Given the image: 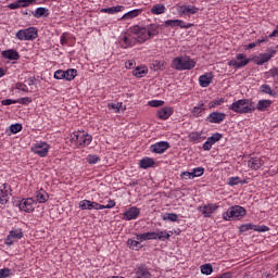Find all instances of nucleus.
Segmentation results:
<instances>
[{
	"instance_id": "48",
	"label": "nucleus",
	"mask_w": 278,
	"mask_h": 278,
	"mask_svg": "<svg viewBox=\"0 0 278 278\" xmlns=\"http://www.w3.org/2000/svg\"><path fill=\"white\" fill-rule=\"evenodd\" d=\"M148 105H150V108H162V105H164V101L162 100H152L148 102Z\"/></svg>"
},
{
	"instance_id": "17",
	"label": "nucleus",
	"mask_w": 278,
	"mask_h": 278,
	"mask_svg": "<svg viewBox=\"0 0 278 278\" xmlns=\"http://www.w3.org/2000/svg\"><path fill=\"white\" fill-rule=\"evenodd\" d=\"M80 210H103V206L90 200H83L79 202Z\"/></svg>"
},
{
	"instance_id": "38",
	"label": "nucleus",
	"mask_w": 278,
	"mask_h": 278,
	"mask_svg": "<svg viewBox=\"0 0 278 278\" xmlns=\"http://www.w3.org/2000/svg\"><path fill=\"white\" fill-rule=\"evenodd\" d=\"M9 235H11L13 240H21V238H23V229L17 228L15 230H11Z\"/></svg>"
},
{
	"instance_id": "43",
	"label": "nucleus",
	"mask_w": 278,
	"mask_h": 278,
	"mask_svg": "<svg viewBox=\"0 0 278 278\" xmlns=\"http://www.w3.org/2000/svg\"><path fill=\"white\" fill-rule=\"evenodd\" d=\"M222 139H223V135L220 132H215L207 138V140L213 144H216V142L220 141Z\"/></svg>"
},
{
	"instance_id": "36",
	"label": "nucleus",
	"mask_w": 278,
	"mask_h": 278,
	"mask_svg": "<svg viewBox=\"0 0 278 278\" xmlns=\"http://www.w3.org/2000/svg\"><path fill=\"white\" fill-rule=\"evenodd\" d=\"M260 91L263 92V94H269V97H277V92L273 91L268 85H262Z\"/></svg>"
},
{
	"instance_id": "46",
	"label": "nucleus",
	"mask_w": 278,
	"mask_h": 278,
	"mask_svg": "<svg viewBox=\"0 0 278 278\" xmlns=\"http://www.w3.org/2000/svg\"><path fill=\"white\" fill-rule=\"evenodd\" d=\"M22 130H23V125L21 124H12L10 126L11 134H18V131H22Z\"/></svg>"
},
{
	"instance_id": "57",
	"label": "nucleus",
	"mask_w": 278,
	"mask_h": 278,
	"mask_svg": "<svg viewBox=\"0 0 278 278\" xmlns=\"http://www.w3.org/2000/svg\"><path fill=\"white\" fill-rule=\"evenodd\" d=\"M64 70H58L54 72V79H64Z\"/></svg>"
},
{
	"instance_id": "64",
	"label": "nucleus",
	"mask_w": 278,
	"mask_h": 278,
	"mask_svg": "<svg viewBox=\"0 0 278 278\" xmlns=\"http://www.w3.org/2000/svg\"><path fill=\"white\" fill-rule=\"evenodd\" d=\"M5 244H8L9 247H12V244H14V239L11 237V235L7 237Z\"/></svg>"
},
{
	"instance_id": "49",
	"label": "nucleus",
	"mask_w": 278,
	"mask_h": 278,
	"mask_svg": "<svg viewBox=\"0 0 278 278\" xmlns=\"http://www.w3.org/2000/svg\"><path fill=\"white\" fill-rule=\"evenodd\" d=\"M201 140V135L199 132H191L189 135V142H199Z\"/></svg>"
},
{
	"instance_id": "35",
	"label": "nucleus",
	"mask_w": 278,
	"mask_h": 278,
	"mask_svg": "<svg viewBox=\"0 0 278 278\" xmlns=\"http://www.w3.org/2000/svg\"><path fill=\"white\" fill-rule=\"evenodd\" d=\"M163 220H170V223H177L179 220V215L175 213H165L162 215Z\"/></svg>"
},
{
	"instance_id": "31",
	"label": "nucleus",
	"mask_w": 278,
	"mask_h": 278,
	"mask_svg": "<svg viewBox=\"0 0 278 278\" xmlns=\"http://www.w3.org/2000/svg\"><path fill=\"white\" fill-rule=\"evenodd\" d=\"M205 112V104L202 102L198 106H194L191 111V114L195 116V118H199V116H203V113Z\"/></svg>"
},
{
	"instance_id": "1",
	"label": "nucleus",
	"mask_w": 278,
	"mask_h": 278,
	"mask_svg": "<svg viewBox=\"0 0 278 278\" xmlns=\"http://www.w3.org/2000/svg\"><path fill=\"white\" fill-rule=\"evenodd\" d=\"M160 29L161 26L157 24H150L146 27L134 26L130 29V34H134L136 36L137 42L142 45V42H147V40H150V38L157 36L160 34Z\"/></svg>"
},
{
	"instance_id": "9",
	"label": "nucleus",
	"mask_w": 278,
	"mask_h": 278,
	"mask_svg": "<svg viewBox=\"0 0 278 278\" xmlns=\"http://www.w3.org/2000/svg\"><path fill=\"white\" fill-rule=\"evenodd\" d=\"M49 143L40 141L31 148V151L36 155H39V157H47L49 155Z\"/></svg>"
},
{
	"instance_id": "59",
	"label": "nucleus",
	"mask_w": 278,
	"mask_h": 278,
	"mask_svg": "<svg viewBox=\"0 0 278 278\" xmlns=\"http://www.w3.org/2000/svg\"><path fill=\"white\" fill-rule=\"evenodd\" d=\"M213 146H214V144L207 139V140L203 143L202 149H203L204 151H211Z\"/></svg>"
},
{
	"instance_id": "29",
	"label": "nucleus",
	"mask_w": 278,
	"mask_h": 278,
	"mask_svg": "<svg viewBox=\"0 0 278 278\" xmlns=\"http://www.w3.org/2000/svg\"><path fill=\"white\" fill-rule=\"evenodd\" d=\"M139 166L143 169L152 168V166H155V161L151 157H144L140 161Z\"/></svg>"
},
{
	"instance_id": "24",
	"label": "nucleus",
	"mask_w": 278,
	"mask_h": 278,
	"mask_svg": "<svg viewBox=\"0 0 278 278\" xmlns=\"http://www.w3.org/2000/svg\"><path fill=\"white\" fill-rule=\"evenodd\" d=\"M1 55L5 60H21V55L14 49L4 50L1 52Z\"/></svg>"
},
{
	"instance_id": "13",
	"label": "nucleus",
	"mask_w": 278,
	"mask_h": 278,
	"mask_svg": "<svg viewBox=\"0 0 278 278\" xmlns=\"http://www.w3.org/2000/svg\"><path fill=\"white\" fill-rule=\"evenodd\" d=\"M198 210H199V212L202 213L204 218H211L212 214H214L218 210V206H217V204L210 203V204L200 206Z\"/></svg>"
},
{
	"instance_id": "53",
	"label": "nucleus",
	"mask_w": 278,
	"mask_h": 278,
	"mask_svg": "<svg viewBox=\"0 0 278 278\" xmlns=\"http://www.w3.org/2000/svg\"><path fill=\"white\" fill-rule=\"evenodd\" d=\"M15 90H22L23 92H29V90H27V85H25L23 83L15 84Z\"/></svg>"
},
{
	"instance_id": "14",
	"label": "nucleus",
	"mask_w": 278,
	"mask_h": 278,
	"mask_svg": "<svg viewBox=\"0 0 278 278\" xmlns=\"http://www.w3.org/2000/svg\"><path fill=\"white\" fill-rule=\"evenodd\" d=\"M168 149H170V143H168L167 141H160L150 147V151H152V153H159V154H162L165 151H168Z\"/></svg>"
},
{
	"instance_id": "22",
	"label": "nucleus",
	"mask_w": 278,
	"mask_h": 278,
	"mask_svg": "<svg viewBox=\"0 0 278 278\" xmlns=\"http://www.w3.org/2000/svg\"><path fill=\"white\" fill-rule=\"evenodd\" d=\"M213 79H214V74L206 73L199 77V84H200L201 88H207V86H210V84H212Z\"/></svg>"
},
{
	"instance_id": "2",
	"label": "nucleus",
	"mask_w": 278,
	"mask_h": 278,
	"mask_svg": "<svg viewBox=\"0 0 278 278\" xmlns=\"http://www.w3.org/2000/svg\"><path fill=\"white\" fill-rule=\"evenodd\" d=\"M228 110L236 112V114H252V112H255V106L253 105V101L241 99L230 104Z\"/></svg>"
},
{
	"instance_id": "16",
	"label": "nucleus",
	"mask_w": 278,
	"mask_h": 278,
	"mask_svg": "<svg viewBox=\"0 0 278 278\" xmlns=\"http://www.w3.org/2000/svg\"><path fill=\"white\" fill-rule=\"evenodd\" d=\"M10 201V186L4 184L0 187V205H5Z\"/></svg>"
},
{
	"instance_id": "21",
	"label": "nucleus",
	"mask_w": 278,
	"mask_h": 278,
	"mask_svg": "<svg viewBox=\"0 0 278 278\" xmlns=\"http://www.w3.org/2000/svg\"><path fill=\"white\" fill-rule=\"evenodd\" d=\"M135 278H151V271L144 265H140L135 269Z\"/></svg>"
},
{
	"instance_id": "15",
	"label": "nucleus",
	"mask_w": 278,
	"mask_h": 278,
	"mask_svg": "<svg viewBox=\"0 0 278 278\" xmlns=\"http://www.w3.org/2000/svg\"><path fill=\"white\" fill-rule=\"evenodd\" d=\"M164 23L165 27H180V29H190L192 27V24H185L181 20H167Z\"/></svg>"
},
{
	"instance_id": "12",
	"label": "nucleus",
	"mask_w": 278,
	"mask_h": 278,
	"mask_svg": "<svg viewBox=\"0 0 278 278\" xmlns=\"http://www.w3.org/2000/svg\"><path fill=\"white\" fill-rule=\"evenodd\" d=\"M227 118V114L223 113V112H212L207 117H206V122L207 123H213L216 125H220V123H223V121H225Z\"/></svg>"
},
{
	"instance_id": "33",
	"label": "nucleus",
	"mask_w": 278,
	"mask_h": 278,
	"mask_svg": "<svg viewBox=\"0 0 278 278\" xmlns=\"http://www.w3.org/2000/svg\"><path fill=\"white\" fill-rule=\"evenodd\" d=\"M75 77H77V70L70 68L64 71V79H66V81H73Z\"/></svg>"
},
{
	"instance_id": "47",
	"label": "nucleus",
	"mask_w": 278,
	"mask_h": 278,
	"mask_svg": "<svg viewBox=\"0 0 278 278\" xmlns=\"http://www.w3.org/2000/svg\"><path fill=\"white\" fill-rule=\"evenodd\" d=\"M20 8H29L31 3H36V0H17Z\"/></svg>"
},
{
	"instance_id": "61",
	"label": "nucleus",
	"mask_w": 278,
	"mask_h": 278,
	"mask_svg": "<svg viewBox=\"0 0 278 278\" xmlns=\"http://www.w3.org/2000/svg\"><path fill=\"white\" fill-rule=\"evenodd\" d=\"M9 275H10V269L9 268L0 269V278H8Z\"/></svg>"
},
{
	"instance_id": "42",
	"label": "nucleus",
	"mask_w": 278,
	"mask_h": 278,
	"mask_svg": "<svg viewBox=\"0 0 278 278\" xmlns=\"http://www.w3.org/2000/svg\"><path fill=\"white\" fill-rule=\"evenodd\" d=\"M201 273L202 275H212V273H214V268L212 267V264L202 265Z\"/></svg>"
},
{
	"instance_id": "62",
	"label": "nucleus",
	"mask_w": 278,
	"mask_h": 278,
	"mask_svg": "<svg viewBox=\"0 0 278 278\" xmlns=\"http://www.w3.org/2000/svg\"><path fill=\"white\" fill-rule=\"evenodd\" d=\"M16 103H17L16 100H12V99L2 100V105H13Z\"/></svg>"
},
{
	"instance_id": "28",
	"label": "nucleus",
	"mask_w": 278,
	"mask_h": 278,
	"mask_svg": "<svg viewBox=\"0 0 278 278\" xmlns=\"http://www.w3.org/2000/svg\"><path fill=\"white\" fill-rule=\"evenodd\" d=\"M123 10H125V7L116 5L106 9H101L100 12H102L103 14H117V12H123Z\"/></svg>"
},
{
	"instance_id": "41",
	"label": "nucleus",
	"mask_w": 278,
	"mask_h": 278,
	"mask_svg": "<svg viewBox=\"0 0 278 278\" xmlns=\"http://www.w3.org/2000/svg\"><path fill=\"white\" fill-rule=\"evenodd\" d=\"M147 73H148V71H147L146 67H137V68L134 70L132 75L135 77L140 78V77H143L144 75H147Z\"/></svg>"
},
{
	"instance_id": "44",
	"label": "nucleus",
	"mask_w": 278,
	"mask_h": 278,
	"mask_svg": "<svg viewBox=\"0 0 278 278\" xmlns=\"http://www.w3.org/2000/svg\"><path fill=\"white\" fill-rule=\"evenodd\" d=\"M204 173H205V168H203V167H195L191 172V174L193 175V179H194V177H202V175Z\"/></svg>"
},
{
	"instance_id": "39",
	"label": "nucleus",
	"mask_w": 278,
	"mask_h": 278,
	"mask_svg": "<svg viewBox=\"0 0 278 278\" xmlns=\"http://www.w3.org/2000/svg\"><path fill=\"white\" fill-rule=\"evenodd\" d=\"M86 161L88 164H99V162H101V157L97 154H89L87 155Z\"/></svg>"
},
{
	"instance_id": "52",
	"label": "nucleus",
	"mask_w": 278,
	"mask_h": 278,
	"mask_svg": "<svg viewBox=\"0 0 278 278\" xmlns=\"http://www.w3.org/2000/svg\"><path fill=\"white\" fill-rule=\"evenodd\" d=\"M17 103H21V105H29L31 103V98L26 97V98H20L16 100Z\"/></svg>"
},
{
	"instance_id": "11",
	"label": "nucleus",
	"mask_w": 278,
	"mask_h": 278,
	"mask_svg": "<svg viewBox=\"0 0 278 278\" xmlns=\"http://www.w3.org/2000/svg\"><path fill=\"white\" fill-rule=\"evenodd\" d=\"M179 16H191L199 12V8L192 4H184L177 8Z\"/></svg>"
},
{
	"instance_id": "3",
	"label": "nucleus",
	"mask_w": 278,
	"mask_h": 278,
	"mask_svg": "<svg viewBox=\"0 0 278 278\" xmlns=\"http://www.w3.org/2000/svg\"><path fill=\"white\" fill-rule=\"evenodd\" d=\"M172 66L175 71H192L197 66V62L188 55L175 58L172 61Z\"/></svg>"
},
{
	"instance_id": "51",
	"label": "nucleus",
	"mask_w": 278,
	"mask_h": 278,
	"mask_svg": "<svg viewBox=\"0 0 278 278\" xmlns=\"http://www.w3.org/2000/svg\"><path fill=\"white\" fill-rule=\"evenodd\" d=\"M238 184H240V177L235 176L228 178V186H238Z\"/></svg>"
},
{
	"instance_id": "63",
	"label": "nucleus",
	"mask_w": 278,
	"mask_h": 278,
	"mask_svg": "<svg viewBox=\"0 0 278 278\" xmlns=\"http://www.w3.org/2000/svg\"><path fill=\"white\" fill-rule=\"evenodd\" d=\"M10 10H18L21 8V4L18 3V0L16 2L9 4Z\"/></svg>"
},
{
	"instance_id": "8",
	"label": "nucleus",
	"mask_w": 278,
	"mask_h": 278,
	"mask_svg": "<svg viewBox=\"0 0 278 278\" xmlns=\"http://www.w3.org/2000/svg\"><path fill=\"white\" fill-rule=\"evenodd\" d=\"M277 54V50L269 48L266 53H262L258 56L254 58V62L257 66H262V64H266V62H270L271 58H275Z\"/></svg>"
},
{
	"instance_id": "32",
	"label": "nucleus",
	"mask_w": 278,
	"mask_h": 278,
	"mask_svg": "<svg viewBox=\"0 0 278 278\" xmlns=\"http://www.w3.org/2000/svg\"><path fill=\"white\" fill-rule=\"evenodd\" d=\"M164 12H166V7L164 4H154L151 8V14L154 15H160V14H164Z\"/></svg>"
},
{
	"instance_id": "55",
	"label": "nucleus",
	"mask_w": 278,
	"mask_h": 278,
	"mask_svg": "<svg viewBox=\"0 0 278 278\" xmlns=\"http://www.w3.org/2000/svg\"><path fill=\"white\" fill-rule=\"evenodd\" d=\"M181 179H194L192 172H182L180 174Z\"/></svg>"
},
{
	"instance_id": "25",
	"label": "nucleus",
	"mask_w": 278,
	"mask_h": 278,
	"mask_svg": "<svg viewBox=\"0 0 278 278\" xmlns=\"http://www.w3.org/2000/svg\"><path fill=\"white\" fill-rule=\"evenodd\" d=\"M36 203H47L49 201V193L43 189L36 191L35 193Z\"/></svg>"
},
{
	"instance_id": "23",
	"label": "nucleus",
	"mask_w": 278,
	"mask_h": 278,
	"mask_svg": "<svg viewBox=\"0 0 278 278\" xmlns=\"http://www.w3.org/2000/svg\"><path fill=\"white\" fill-rule=\"evenodd\" d=\"M157 116L161 118V121H166L173 116V108L170 106H165L163 109H160L157 111Z\"/></svg>"
},
{
	"instance_id": "7",
	"label": "nucleus",
	"mask_w": 278,
	"mask_h": 278,
	"mask_svg": "<svg viewBox=\"0 0 278 278\" xmlns=\"http://www.w3.org/2000/svg\"><path fill=\"white\" fill-rule=\"evenodd\" d=\"M17 207L21 212L31 214L36 210V201L34 198H24L18 202Z\"/></svg>"
},
{
	"instance_id": "45",
	"label": "nucleus",
	"mask_w": 278,
	"mask_h": 278,
	"mask_svg": "<svg viewBox=\"0 0 278 278\" xmlns=\"http://www.w3.org/2000/svg\"><path fill=\"white\" fill-rule=\"evenodd\" d=\"M268 38L258 39L255 42L249 43L247 46V49H255V47H258V45H262V42H267Z\"/></svg>"
},
{
	"instance_id": "6",
	"label": "nucleus",
	"mask_w": 278,
	"mask_h": 278,
	"mask_svg": "<svg viewBox=\"0 0 278 278\" xmlns=\"http://www.w3.org/2000/svg\"><path fill=\"white\" fill-rule=\"evenodd\" d=\"M15 38H17V40H36V38H38V28L29 27L26 29H20L15 34Z\"/></svg>"
},
{
	"instance_id": "60",
	"label": "nucleus",
	"mask_w": 278,
	"mask_h": 278,
	"mask_svg": "<svg viewBox=\"0 0 278 278\" xmlns=\"http://www.w3.org/2000/svg\"><path fill=\"white\" fill-rule=\"evenodd\" d=\"M136 240L139 242V244H140V242H146V240H147L146 232L144 233H137L136 235Z\"/></svg>"
},
{
	"instance_id": "37",
	"label": "nucleus",
	"mask_w": 278,
	"mask_h": 278,
	"mask_svg": "<svg viewBox=\"0 0 278 278\" xmlns=\"http://www.w3.org/2000/svg\"><path fill=\"white\" fill-rule=\"evenodd\" d=\"M127 244L132 251H138L140 249V241H138V239H128Z\"/></svg>"
},
{
	"instance_id": "54",
	"label": "nucleus",
	"mask_w": 278,
	"mask_h": 278,
	"mask_svg": "<svg viewBox=\"0 0 278 278\" xmlns=\"http://www.w3.org/2000/svg\"><path fill=\"white\" fill-rule=\"evenodd\" d=\"M253 231H260L261 233H264L265 231H268V226L254 225Z\"/></svg>"
},
{
	"instance_id": "19",
	"label": "nucleus",
	"mask_w": 278,
	"mask_h": 278,
	"mask_svg": "<svg viewBox=\"0 0 278 278\" xmlns=\"http://www.w3.org/2000/svg\"><path fill=\"white\" fill-rule=\"evenodd\" d=\"M262 166H264V160H262L261 157H250V160L248 161V167L252 170H260Z\"/></svg>"
},
{
	"instance_id": "56",
	"label": "nucleus",
	"mask_w": 278,
	"mask_h": 278,
	"mask_svg": "<svg viewBox=\"0 0 278 278\" xmlns=\"http://www.w3.org/2000/svg\"><path fill=\"white\" fill-rule=\"evenodd\" d=\"M116 202L114 200H109L106 205L101 204L103 210H112V207H115Z\"/></svg>"
},
{
	"instance_id": "27",
	"label": "nucleus",
	"mask_w": 278,
	"mask_h": 278,
	"mask_svg": "<svg viewBox=\"0 0 278 278\" xmlns=\"http://www.w3.org/2000/svg\"><path fill=\"white\" fill-rule=\"evenodd\" d=\"M271 105L273 102L270 100H260L256 104V110H258V112H266Z\"/></svg>"
},
{
	"instance_id": "58",
	"label": "nucleus",
	"mask_w": 278,
	"mask_h": 278,
	"mask_svg": "<svg viewBox=\"0 0 278 278\" xmlns=\"http://www.w3.org/2000/svg\"><path fill=\"white\" fill-rule=\"evenodd\" d=\"M146 239L147 240H157L156 231L146 232Z\"/></svg>"
},
{
	"instance_id": "26",
	"label": "nucleus",
	"mask_w": 278,
	"mask_h": 278,
	"mask_svg": "<svg viewBox=\"0 0 278 278\" xmlns=\"http://www.w3.org/2000/svg\"><path fill=\"white\" fill-rule=\"evenodd\" d=\"M33 16H35V18H47V16H49V9L42 7L37 8L33 13Z\"/></svg>"
},
{
	"instance_id": "18",
	"label": "nucleus",
	"mask_w": 278,
	"mask_h": 278,
	"mask_svg": "<svg viewBox=\"0 0 278 278\" xmlns=\"http://www.w3.org/2000/svg\"><path fill=\"white\" fill-rule=\"evenodd\" d=\"M140 216V208L131 206L124 213V220H136Z\"/></svg>"
},
{
	"instance_id": "30",
	"label": "nucleus",
	"mask_w": 278,
	"mask_h": 278,
	"mask_svg": "<svg viewBox=\"0 0 278 278\" xmlns=\"http://www.w3.org/2000/svg\"><path fill=\"white\" fill-rule=\"evenodd\" d=\"M142 14V10L140 9H135L132 11L127 12L126 14L123 15V21H129L131 18H136L137 16H140Z\"/></svg>"
},
{
	"instance_id": "20",
	"label": "nucleus",
	"mask_w": 278,
	"mask_h": 278,
	"mask_svg": "<svg viewBox=\"0 0 278 278\" xmlns=\"http://www.w3.org/2000/svg\"><path fill=\"white\" fill-rule=\"evenodd\" d=\"M136 42H138V39H136L135 34H132V36L126 35L122 39V47H123V49H129V47H134V45H136Z\"/></svg>"
},
{
	"instance_id": "34",
	"label": "nucleus",
	"mask_w": 278,
	"mask_h": 278,
	"mask_svg": "<svg viewBox=\"0 0 278 278\" xmlns=\"http://www.w3.org/2000/svg\"><path fill=\"white\" fill-rule=\"evenodd\" d=\"M170 239V233L166 230H157L156 231V240H160L161 242H166V240Z\"/></svg>"
},
{
	"instance_id": "5",
	"label": "nucleus",
	"mask_w": 278,
	"mask_h": 278,
	"mask_svg": "<svg viewBox=\"0 0 278 278\" xmlns=\"http://www.w3.org/2000/svg\"><path fill=\"white\" fill-rule=\"evenodd\" d=\"M247 216V210L240 205H235L229 207L225 213H223L224 220H240Z\"/></svg>"
},
{
	"instance_id": "4",
	"label": "nucleus",
	"mask_w": 278,
	"mask_h": 278,
	"mask_svg": "<svg viewBox=\"0 0 278 278\" xmlns=\"http://www.w3.org/2000/svg\"><path fill=\"white\" fill-rule=\"evenodd\" d=\"M70 141L75 147H89L90 142H92V136L84 130H78L70 135Z\"/></svg>"
},
{
	"instance_id": "50",
	"label": "nucleus",
	"mask_w": 278,
	"mask_h": 278,
	"mask_svg": "<svg viewBox=\"0 0 278 278\" xmlns=\"http://www.w3.org/2000/svg\"><path fill=\"white\" fill-rule=\"evenodd\" d=\"M255 228V225L253 224H244L240 226V231L244 233V231H251Z\"/></svg>"
},
{
	"instance_id": "10",
	"label": "nucleus",
	"mask_w": 278,
	"mask_h": 278,
	"mask_svg": "<svg viewBox=\"0 0 278 278\" xmlns=\"http://www.w3.org/2000/svg\"><path fill=\"white\" fill-rule=\"evenodd\" d=\"M249 62H251V60L247 58V54L239 53L237 54L236 60L228 62V65L233 66V68H244Z\"/></svg>"
},
{
	"instance_id": "40",
	"label": "nucleus",
	"mask_w": 278,
	"mask_h": 278,
	"mask_svg": "<svg viewBox=\"0 0 278 278\" xmlns=\"http://www.w3.org/2000/svg\"><path fill=\"white\" fill-rule=\"evenodd\" d=\"M225 103V99L217 98L208 103V110H212L214 108H218V105H223Z\"/></svg>"
}]
</instances>
